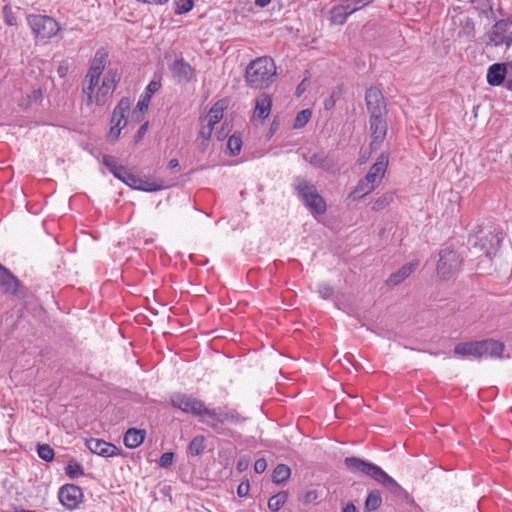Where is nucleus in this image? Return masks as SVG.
<instances>
[{"label":"nucleus","mask_w":512,"mask_h":512,"mask_svg":"<svg viewBox=\"0 0 512 512\" xmlns=\"http://www.w3.org/2000/svg\"><path fill=\"white\" fill-rule=\"evenodd\" d=\"M347 469L357 475H364L382 484L393 494H399L401 486L379 466L358 457H347L344 460Z\"/></svg>","instance_id":"obj_1"},{"label":"nucleus","mask_w":512,"mask_h":512,"mask_svg":"<svg viewBox=\"0 0 512 512\" xmlns=\"http://www.w3.org/2000/svg\"><path fill=\"white\" fill-rule=\"evenodd\" d=\"M276 76V66L272 58L259 57L253 60L245 71L247 85L253 89L269 87Z\"/></svg>","instance_id":"obj_2"},{"label":"nucleus","mask_w":512,"mask_h":512,"mask_svg":"<svg viewBox=\"0 0 512 512\" xmlns=\"http://www.w3.org/2000/svg\"><path fill=\"white\" fill-rule=\"evenodd\" d=\"M295 189L303 199L305 205L313 214H324L326 211V202L317 192L316 187L309 181L299 178L296 180Z\"/></svg>","instance_id":"obj_3"},{"label":"nucleus","mask_w":512,"mask_h":512,"mask_svg":"<svg viewBox=\"0 0 512 512\" xmlns=\"http://www.w3.org/2000/svg\"><path fill=\"white\" fill-rule=\"evenodd\" d=\"M244 420V417H242L235 409H209L207 412V419H203L202 422L211 427L217 433L224 434L225 429L223 426L225 424L239 425L243 423Z\"/></svg>","instance_id":"obj_4"},{"label":"nucleus","mask_w":512,"mask_h":512,"mask_svg":"<svg viewBox=\"0 0 512 512\" xmlns=\"http://www.w3.org/2000/svg\"><path fill=\"white\" fill-rule=\"evenodd\" d=\"M170 404L185 413L192 414L197 417H207V412L209 411L203 401L184 393L172 394L170 397Z\"/></svg>","instance_id":"obj_5"},{"label":"nucleus","mask_w":512,"mask_h":512,"mask_svg":"<svg viewBox=\"0 0 512 512\" xmlns=\"http://www.w3.org/2000/svg\"><path fill=\"white\" fill-rule=\"evenodd\" d=\"M461 263L460 255L455 250L442 249L437 263V275L444 280L450 279L459 271Z\"/></svg>","instance_id":"obj_6"},{"label":"nucleus","mask_w":512,"mask_h":512,"mask_svg":"<svg viewBox=\"0 0 512 512\" xmlns=\"http://www.w3.org/2000/svg\"><path fill=\"white\" fill-rule=\"evenodd\" d=\"M27 22L37 38H51L59 31L58 23L50 16L31 14L27 16Z\"/></svg>","instance_id":"obj_7"},{"label":"nucleus","mask_w":512,"mask_h":512,"mask_svg":"<svg viewBox=\"0 0 512 512\" xmlns=\"http://www.w3.org/2000/svg\"><path fill=\"white\" fill-rule=\"evenodd\" d=\"M487 37L489 44L495 47L505 45L509 48L512 45V22L505 19L497 21Z\"/></svg>","instance_id":"obj_8"},{"label":"nucleus","mask_w":512,"mask_h":512,"mask_svg":"<svg viewBox=\"0 0 512 512\" xmlns=\"http://www.w3.org/2000/svg\"><path fill=\"white\" fill-rule=\"evenodd\" d=\"M58 498L61 504L69 510L78 507L83 498L81 488L74 484H66L59 489Z\"/></svg>","instance_id":"obj_9"},{"label":"nucleus","mask_w":512,"mask_h":512,"mask_svg":"<svg viewBox=\"0 0 512 512\" xmlns=\"http://www.w3.org/2000/svg\"><path fill=\"white\" fill-rule=\"evenodd\" d=\"M389 163V157L386 153H381L376 162L370 167L365 175L366 182L371 183L372 186L378 187L385 176Z\"/></svg>","instance_id":"obj_10"},{"label":"nucleus","mask_w":512,"mask_h":512,"mask_svg":"<svg viewBox=\"0 0 512 512\" xmlns=\"http://www.w3.org/2000/svg\"><path fill=\"white\" fill-rule=\"evenodd\" d=\"M503 240L502 233H493L489 232L485 236H483L479 242H475L473 247L475 249H480L484 251L485 256L488 259H492L493 256L496 255L499 250L500 244Z\"/></svg>","instance_id":"obj_11"},{"label":"nucleus","mask_w":512,"mask_h":512,"mask_svg":"<svg viewBox=\"0 0 512 512\" xmlns=\"http://www.w3.org/2000/svg\"><path fill=\"white\" fill-rule=\"evenodd\" d=\"M384 116H370L371 149H378L386 136L387 123Z\"/></svg>","instance_id":"obj_12"},{"label":"nucleus","mask_w":512,"mask_h":512,"mask_svg":"<svg viewBox=\"0 0 512 512\" xmlns=\"http://www.w3.org/2000/svg\"><path fill=\"white\" fill-rule=\"evenodd\" d=\"M365 100L370 116L386 114L384 97L378 89L369 88L366 91Z\"/></svg>","instance_id":"obj_13"},{"label":"nucleus","mask_w":512,"mask_h":512,"mask_svg":"<svg viewBox=\"0 0 512 512\" xmlns=\"http://www.w3.org/2000/svg\"><path fill=\"white\" fill-rule=\"evenodd\" d=\"M86 446L92 453L102 457H113L119 452L115 445L102 439L91 438L86 441Z\"/></svg>","instance_id":"obj_14"},{"label":"nucleus","mask_w":512,"mask_h":512,"mask_svg":"<svg viewBox=\"0 0 512 512\" xmlns=\"http://www.w3.org/2000/svg\"><path fill=\"white\" fill-rule=\"evenodd\" d=\"M123 183H125L126 185H128L129 187H131L133 189L146 191V192H154V191H158L161 189V185H159L155 182L149 181L147 179H143L140 176H138L134 173H131L129 171L126 174V177H125V180L123 181Z\"/></svg>","instance_id":"obj_15"},{"label":"nucleus","mask_w":512,"mask_h":512,"mask_svg":"<svg viewBox=\"0 0 512 512\" xmlns=\"http://www.w3.org/2000/svg\"><path fill=\"white\" fill-rule=\"evenodd\" d=\"M451 21L454 25L460 27L456 33V39L469 40L474 37V23L469 17L458 15L453 17Z\"/></svg>","instance_id":"obj_16"},{"label":"nucleus","mask_w":512,"mask_h":512,"mask_svg":"<svg viewBox=\"0 0 512 512\" xmlns=\"http://www.w3.org/2000/svg\"><path fill=\"white\" fill-rule=\"evenodd\" d=\"M419 266V260L415 259L401 268H399L396 272L392 273L389 278L386 280V284L388 286H396L407 279Z\"/></svg>","instance_id":"obj_17"},{"label":"nucleus","mask_w":512,"mask_h":512,"mask_svg":"<svg viewBox=\"0 0 512 512\" xmlns=\"http://www.w3.org/2000/svg\"><path fill=\"white\" fill-rule=\"evenodd\" d=\"M354 12H356V8H352L351 4L344 2L343 4L334 6L330 10V21L332 24L341 25L345 23L347 17Z\"/></svg>","instance_id":"obj_18"},{"label":"nucleus","mask_w":512,"mask_h":512,"mask_svg":"<svg viewBox=\"0 0 512 512\" xmlns=\"http://www.w3.org/2000/svg\"><path fill=\"white\" fill-rule=\"evenodd\" d=\"M0 286L5 293L16 294L19 286L17 278L4 266L0 264Z\"/></svg>","instance_id":"obj_19"},{"label":"nucleus","mask_w":512,"mask_h":512,"mask_svg":"<svg viewBox=\"0 0 512 512\" xmlns=\"http://www.w3.org/2000/svg\"><path fill=\"white\" fill-rule=\"evenodd\" d=\"M481 358L482 357H500L503 353L504 346L499 341L489 339L480 341Z\"/></svg>","instance_id":"obj_20"},{"label":"nucleus","mask_w":512,"mask_h":512,"mask_svg":"<svg viewBox=\"0 0 512 512\" xmlns=\"http://www.w3.org/2000/svg\"><path fill=\"white\" fill-rule=\"evenodd\" d=\"M223 110V105L220 102H218L212 106L208 114L203 119V122L207 124V136H211L214 125L222 119Z\"/></svg>","instance_id":"obj_21"},{"label":"nucleus","mask_w":512,"mask_h":512,"mask_svg":"<svg viewBox=\"0 0 512 512\" xmlns=\"http://www.w3.org/2000/svg\"><path fill=\"white\" fill-rule=\"evenodd\" d=\"M171 70L180 82H188L193 75L192 67L184 60H175Z\"/></svg>","instance_id":"obj_22"},{"label":"nucleus","mask_w":512,"mask_h":512,"mask_svg":"<svg viewBox=\"0 0 512 512\" xmlns=\"http://www.w3.org/2000/svg\"><path fill=\"white\" fill-rule=\"evenodd\" d=\"M506 75V65L495 63L491 65L487 72V82L492 86H498L503 83Z\"/></svg>","instance_id":"obj_23"},{"label":"nucleus","mask_w":512,"mask_h":512,"mask_svg":"<svg viewBox=\"0 0 512 512\" xmlns=\"http://www.w3.org/2000/svg\"><path fill=\"white\" fill-rule=\"evenodd\" d=\"M481 347L480 341L478 342H467V343H459L455 346L454 352L457 355L463 356V357H475V358H481Z\"/></svg>","instance_id":"obj_24"},{"label":"nucleus","mask_w":512,"mask_h":512,"mask_svg":"<svg viewBox=\"0 0 512 512\" xmlns=\"http://www.w3.org/2000/svg\"><path fill=\"white\" fill-rule=\"evenodd\" d=\"M145 431L135 428H130L124 434V445L129 449H134L140 446L145 439Z\"/></svg>","instance_id":"obj_25"},{"label":"nucleus","mask_w":512,"mask_h":512,"mask_svg":"<svg viewBox=\"0 0 512 512\" xmlns=\"http://www.w3.org/2000/svg\"><path fill=\"white\" fill-rule=\"evenodd\" d=\"M272 101L270 97L266 94L260 95L256 99L255 109H254V117L264 120L266 119L271 111Z\"/></svg>","instance_id":"obj_26"},{"label":"nucleus","mask_w":512,"mask_h":512,"mask_svg":"<svg viewBox=\"0 0 512 512\" xmlns=\"http://www.w3.org/2000/svg\"><path fill=\"white\" fill-rule=\"evenodd\" d=\"M130 111V100L128 98H122L117 106L114 108L112 113L111 121H127V114Z\"/></svg>","instance_id":"obj_27"},{"label":"nucleus","mask_w":512,"mask_h":512,"mask_svg":"<svg viewBox=\"0 0 512 512\" xmlns=\"http://www.w3.org/2000/svg\"><path fill=\"white\" fill-rule=\"evenodd\" d=\"M100 78L96 77H87L85 76L84 85H83V93L86 95L85 104L90 106L94 103L93 93L95 87L98 85Z\"/></svg>","instance_id":"obj_28"},{"label":"nucleus","mask_w":512,"mask_h":512,"mask_svg":"<svg viewBox=\"0 0 512 512\" xmlns=\"http://www.w3.org/2000/svg\"><path fill=\"white\" fill-rule=\"evenodd\" d=\"M395 192L387 191L381 195H379L375 201L373 202L372 209L374 211H381L388 207L391 203L394 202Z\"/></svg>","instance_id":"obj_29"},{"label":"nucleus","mask_w":512,"mask_h":512,"mask_svg":"<svg viewBox=\"0 0 512 512\" xmlns=\"http://www.w3.org/2000/svg\"><path fill=\"white\" fill-rule=\"evenodd\" d=\"M376 188V186H372L371 183L366 182V179L363 178L357 183L356 187L351 192L350 197L353 199L362 198L374 191Z\"/></svg>","instance_id":"obj_30"},{"label":"nucleus","mask_w":512,"mask_h":512,"mask_svg":"<svg viewBox=\"0 0 512 512\" xmlns=\"http://www.w3.org/2000/svg\"><path fill=\"white\" fill-rule=\"evenodd\" d=\"M291 475L290 468L285 464H278L273 470L272 481L275 484H281L285 482Z\"/></svg>","instance_id":"obj_31"},{"label":"nucleus","mask_w":512,"mask_h":512,"mask_svg":"<svg viewBox=\"0 0 512 512\" xmlns=\"http://www.w3.org/2000/svg\"><path fill=\"white\" fill-rule=\"evenodd\" d=\"M288 499V493L286 491L279 492L278 494L270 497L268 500V508L273 511H279Z\"/></svg>","instance_id":"obj_32"},{"label":"nucleus","mask_w":512,"mask_h":512,"mask_svg":"<svg viewBox=\"0 0 512 512\" xmlns=\"http://www.w3.org/2000/svg\"><path fill=\"white\" fill-rule=\"evenodd\" d=\"M305 159L314 167L328 169L327 156L324 152L314 153L310 157L305 156Z\"/></svg>","instance_id":"obj_33"},{"label":"nucleus","mask_w":512,"mask_h":512,"mask_svg":"<svg viewBox=\"0 0 512 512\" xmlns=\"http://www.w3.org/2000/svg\"><path fill=\"white\" fill-rule=\"evenodd\" d=\"M205 449V437L204 436H195L188 447V451L193 456L200 455Z\"/></svg>","instance_id":"obj_34"},{"label":"nucleus","mask_w":512,"mask_h":512,"mask_svg":"<svg viewBox=\"0 0 512 512\" xmlns=\"http://www.w3.org/2000/svg\"><path fill=\"white\" fill-rule=\"evenodd\" d=\"M382 503L381 495L378 491H371L365 501V509L367 511H374L380 507Z\"/></svg>","instance_id":"obj_35"},{"label":"nucleus","mask_w":512,"mask_h":512,"mask_svg":"<svg viewBox=\"0 0 512 512\" xmlns=\"http://www.w3.org/2000/svg\"><path fill=\"white\" fill-rule=\"evenodd\" d=\"M66 475L71 478H77L84 475L83 467L76 461H70L65 468Z\"/></svg>","instance_id":"obj_36"},{"label":"nucleus","mask_w":512,"mask_h":512,"mask_svg":"<svg viewBox=\"0 0 512 512\" xmlns=\"http://www.w3.org/2000/svg\"><path fill=\"white\" fill-rule=\"evenodd\" d=\"M194 6L193 0H175L174 1V12L177 15H182L190 10H192Z\"/></svg>","instance_id":"obj_37"},{"label":"nucleus","mask_w":512,"mask_h":512,"mask_svg":"<svg viewBox=\"0 0 512 512\" xmlns=\"http://www.w3.org/2000/svg\"><path fill=\"white\" fill-rule=\"evenodd\" d=\"M111 95L112 92L104 85H101L96 95H93L94 103L100 106L105 105Z\"/></svg>","instance_id":"obj_38"},{"label":"nucleus","mask_w":512,"mask_h":512,"mask_svg":"<svg viewBox=\"0 0 512 512\" xmlns=\"http://www.w3.org/2000/svg\"><path fill=\"white\" fill-rule=\"evenodd\" d=\"M242 147V140L240 137L232 135L229 137L227 141V148L230 151V154L235 156L240 153Z\"/></svg>","instance_id":"obj_39"},{"label":"nucleus","mask_w":512,"mask_h":512,"mask_svg":"<svg viewBox=\"0 0 512 512\" xmlns=\"http://www.w3.org/2000/svg\"><path fill=\"white\" fill-rule=\"evenodd\" d=\"M311 116H312V113L308 109H304V110L300 111L295 118L293 127L296 129L302 128L303 126H305L308 123Z\"/></svg>","instance_id":"obj_40"},{"label":"nucleus","mask_w":512,"mask_h":512,"mask_svg":"<svg viewBox=\"0 0 512 512\" xmlns=\"http://www.w3.org/2000/svg\"><path fill=\"white\" fill-rule=\"evenodd\" d=\"M37 452H38V456L42 460L47 461V462L52 461L54 458V455H55L54 450L48 444L38 445Z\"/></svg>","instance_id":"obj_41"},{"label":"nucleus","mask_w":512,"mask_h":512,"mask_svg":"<svg viewBox=\"0 0 512 512\" xmlns=\"http://www.w3.org/2000/svg\"><path fill=\"white\" fill-rule=\"evenodd\" d=\"M3 18H4V22L7 25H10V26L17 25V17L15 15V13L13 12V9L10 4H6L3 7Z\"/></svg>","instance_id":"obj_42"},{"label":"nucleus","mask_w":512,"mask_h":512,"mask_svg":"<svg viewBox=\"0 0 512 512\" xmlns=\"http://www.w3.org/2000/svg\"><path fill=\"white\" fill-rule=\"evenodd\" d=\"M107 59V53L104 50H98L92 60L91 66L104 70Z\"/></svg>","instance_id":"obj_43"},{"label":"nucleus","mask_w":512,"mask_h":512,"mask_svg":"<svg viewBox=\"0 0 512 512\" xmlns=\"http://www.w3.org/2000/svg\"><path fill=\"white\" fill-rule=\"evenodd\" d=\"M117 74L115 72L109 71L103 78L102 85L108 88L112 93L116 87Z\"/></svg>","instance_id":"obj_44"},{"label":"nucleus","mask_w":512,"mask_h":512,"mask_svg":"<svg viewBox=\"0 0 512 512\" xmlns=\"http://www.w3.org/2000/svg\"><path fill=\"white\" fill-rule=\"evenodd\" d=\"M318 293L321 298L323 299H329L332 297L334 290L331 286L328 284L322 283L318 287Z\"/></svg>","instance_id":"obj_45"},{"label":"nucleus","mask_w":512,"mask_h":512,"mask_svg":"<svg viewBox=\"0 0 512 512\" xmlns=\"http://www.w3.org/2000/svg\"><path fill=\"white\" fill-rule=\"evenodd\" d=\"M102 162L109 169V171L111 173H114L115 170H117L120 166L117 164L116 159L109 155H104Z\"/></svg>","instance_id":"obj_46"},{"label":"nucleus","mask_w":512,"mask_h":512,"mask_svg":"<svg viewBox=\"0 0 512 512\" xmlns=\"http://www.w3.org/2000/svg\"><path fill=\"white\" fill-rule=\"evenodd\" d=\"M102 162L109 169V171L111 173H114L115 170H117L120 166L117 164L116 159L109 155H104Z\"/></svg>","instance_id":"obj_47"},{"label":"nucleus","mask_w":512,"mask_h":512,"mask_svg":"<svg viewBox=\"0 0 512 512\" xmlns=\"http://www.w3.org/2000/svg\"><path fill=\"white\" fill-rule=\"evenodd\" d=\"M161 87L160 81L152 80L146 87L145 95L147 99H150L152 95L157 92Z\"/></svg>","instance_id":"obj_48"},{"label":"nucleus","mask_w":512,"mask_h":512,"mask_svg":"<svg viewBox=\"0 0 512 512\" xmlns=\"http://www.w3.org/2000/svg\"><path fill=\"white\" fill-rule=\"evenodd\" d=\"M339 97H340V92L336 91V90L333 91L331 93V95L327 99H325V101H324V108L326 110L332 109L335 106V103L339 99Z\"/></svg>","instance_id":"obj_49"},{"label":"nucleus","mask_w":512,"mask_h":512,"mask_svg":"<svg viewBox=\"0 0 512 512\" xmlns=\"http://www.w3.org/2000/svg\"><path fill=\"white\" fill-rule=\"evenodd\" d=\"M173 458H174V454L172 452H165L160 457L159 465L161 467H168L172 464Z\"/></svg>","instance_id":"obj_50"},{"label":"nucleus","mask_w":512,"mask_h":512,"mask_svg":"<svg viewBox=\"0 0 512 512\" xmlns=\"http://www.w3.org/2000/svg\"><path fill=\"white\" fill-rule=\"evenodd\" d=\"M374 0H345V3H349L352 5V8H356V11L364 8L368 4L372 3Z\"/></svg>","instance_id":"obj_51"},{"label":"nucleus","mask_w":512,"mask_h":512,"mask_svg":"<svg viewBox=\"0 0 512 512\" xmlns=\"http://www.w3.org/2000/svg\"><path fill=\"white\" fill-rule=\"evenodd\" d=\"M250 490V484L248 481H243L239 484L237 488V494L239 497H245L248 495Z\"/></svg>","instance_id":"obj_52"},{"label":"nucleus","mask_w":512,"mask_h":512,"mask_svg":"<svg viewBox=\"0 0 512 512\" xmlns=\"http://www.w3.org/2000/svg\"><path fill=\"white\" fill-rule=\"evenodd\" d=\"M266 468H267V462L264 458H259L255 461L254 471L257 474L263 473L266 470Z\"/></svg>","instance_id":"obj_53"},{"label":"nucleus","mask_w":512,"mask_h":512,"mask_svg":"<svg viewBox=\"0 0 512 512\" xmlns=\"http://www.w3.org/2000/svg\"><path fill=\"white\" fill-rule=\"evenodd\" d=\"M120 133H121V129H118L111 124L110 131L108 133L109 141H111V142L116 141L118 139V137L120 136Z\"/></svg>","instance_id":"obj_54"},{"label":"nucleus","mask_w":512,"mask_h":512,"mask_svg":"<svg viewBox=\"0 0 512 512\" xmlns=\"http://www.w3.org/2000/svg\"><path fill=\"white\" fill-rule=\"evenodd\" d=\"M128 173V170L120 165L119 168L117 170H115L114 173H112L117 179H119L120 181H124L125 180V177H126V174Z\"/></svg>","instance_id":"obj_55"},{"label":"nucleus","mask_w":512,"mask_h":512,"mask_svg":"<svg viewBox=\"0 0 512 512\" xmlns=\"http://www.w3.org/2000/svg\"><path fill=\"white\" fill-rule=\"evenodd\" d=\"M249 464H250V459L248 457H243V458L239 459V461L237 462V469L240 472H242L248 468Z\"/></svg>","instance_id":"obj_56"},{"label":"nucleus","mask_w":512,"mask_h":512,"mask_svg":"<svg viewBox=\"0 0 512 512\" xmlns=\"http://www.w3.org/2000/svg\"><path fill=\"white\" fill-rule=\"evenodd\" d=\"M147 128H148V122H145L144 124H142L140 126V128L138 129V131L135 135L136 142L140 141L143 138L145 132L147 131Z\"/></svg>","instance_id":"obj_57"},{"label":"nucleus","mask_w":512,"mask_h":512,"mask_svg":"<svg viewBox=\"0 0 512 512\" xmlns=\"http://www.w3.org/2000/svg\"><path fill=\"white\" fill-rule=\"evenodd\" d=\"M103 70L100 69V68H97V67H94V66H90L88 72H87V77H96V78H100L101 74H102Z\"/></svg>","instance_id":"obj_58"},{"label":"nucleus","mask_w":512,"mask_h":512,"mask_svg":"<svg viewBox=\"0 0 512 512\" xmlns=\"http://www.w3.org/2000/svg\"><path fill=\"white\" fill-rule=\"evenodd\" d=\"M149 100L150 99H147L146 98V95H144L137 103V108L140 110V111H144L148 108V103H149Z\"/></svg>","instance_id":"obj_59"},{"label":"nucleus","mask_w":512,"mask_h":512,"mask_svg":"<svg viewBox=\"0 0 512 512\" xmlns=\"http://www.w3.org/2000/svg\"><path fill=\"white\" fill-rule=\"evenodd\" d=\"M317 498V493L315 491H309L305 494L303 502L304 503H310L311 501H314Z\"/></svg>","instance_id":"obj_60"},{"label":"nucleus","mask_w":512,"mask_h":512,"mask_svg":"<svg viewBox=\"0 0 512 512\" xmlns=\"http://www.w3.org/2000/svg\"><path fill=\"white\" fill-rule=\"evenodd\" d=\"M343 512H358L357 508L355 507V505L353 503H347L344 508H343Z\"/></svg>","instance_id":"obj_61"},{"label":"nucleus","mask_w":512,"mask_h":512,"mask_svg":"<svg viewBox=\"0 0 512 512\" xmlns=\"http://www.w3.org/2000/svg\"><path fill=\"white\" fill-rule=\"evenodd\" d=\"M111 124L122 130L127 125V121H111Z\"/></svg>","instance_id":"obj_62"},{"label":"nucleus","mask_w":512,"mask_h":512,"mask_svg":"<svg viewBox=\"0 0 512 512\" xmlns=\"http://www.w3.org/2000/svg\"><path fill=\"white\" fill-rule=\"evenodd\" d=\"M200 135L201 137L205 138V139H208L210 136H207V124L202 122V127H201V130H200Z\"/></svg>","instance_id":"obj_63"},{"label":"nucleus","mask_w":512,"mask_h":512,"mask_svg":"<svg viewBox=\"0 0 512 512\" xmlns=\"http://www.w3.org/2000/svg\"><path fill=\"white\" fill-rule=\"evenodd\" d=\"M179 166V161L177 159H171L168 163L169 169H175Z\"/></svg>","instance_id":"obj_64"}]
</instances>
